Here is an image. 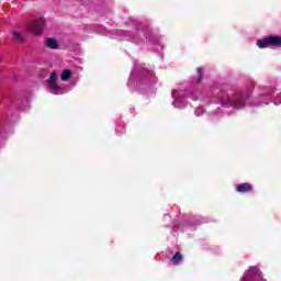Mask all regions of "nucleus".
<instances>
[{"mask_svg":"<svg viewBox=\"0 0 281 281\" xmlns=\"http://www.w3.org/2000/svg\"><path fill=\"white\" fill-rule=\"evenodd\" d=\"M120 133H122L120 132V128H116V135H120Z\"/></svg>","mask_w":281,"mask_h":281,"instance_id":"nucleus-20","label":"nucleus"},{"mask_svg":"<svg viewBox=\"0 0 281 281\" xmlns=\"http://www.w3.org/2000/svg\"><path fill=\"white\" fill-rule=\"evenodd\" d=\"M235 190L240 194H247V192H251V190H254V186L248 182H244L235 186Z\"/></svg>","mask_w":281,"mask_h":281,"instance_id":"nucleus-9","label":"nucleus"},{"mask_svg":"<svg viewBox=\"0 0 281 281\" xmlns=\"http://www.w3.org/2000/svg\"><path fill=\"white\" fill-rule=\"evenodd\" d=\"M191 94L193 100H200L202 106L205 104H221L224 109H236L240 111L247 106V99L251 98V90L249 89H237L222 88L212 89L210 91H192L190 89L178 88L171 92L172 106L175 109H186L188 106V95Z\"/></svg>","mask_w":281,"mask_h":281,"instance_id":"nucleus-1","label":"nucleus"},{"mask_svg":"<svg viewBox=\"0 0 281 281\" xmlns=\"http://www.w3.org/2000/svg\"><path fill=\"white\" fill-rule=\"evenodd\" d=\"M29 30L33 34H43V30H45V19L41 18L38 20H35L33 23L30 24Z\"/></svg>","mask_w":281,"mask_h":281,"instance_id":"nucleus-8","label":"nucleus"},{"mask_svg":"<svg viewBox=\"0 0 281 281\" xmlns=\"http://www.w3.org/2000/svg\"><path fill=\"white\" fill-rule=\"evenodd\" d=\"M201 223H207V220L204 217H193V220L187 222V225H189V227H195V225H201Z\"/></svg>","mask_w":281,"mask_h":281,"instance_id":"nucleus-10","label":"nucleus"},{"mask_svg":"<svg viewBox=\"0 0 281 281\" xmlns=\"http://www.w3.org/2000/svg\"><path fill=\"white\" fill-rule=\"evenodd\" d=\"M132 30H113L112 38H120L121 41H128L140 47L150 46L155 52L161 54L166 44V37L159 34V31L150 27L146 22H139L137 19H131L127 23Z\"/></svg>","mask_w":281,"mask_h":281,"instance_id":"nucleus-2","label":"nucleus"},{"mask_svg":"<svg viewBox=\"0 0 281 281\" xmlns=\"http://www.w3.org/2000/svg\"><path fill=\"white\" fill-rule=\"evenodd\" d=\"M181 260H183V257L181 256V252H177L172 258H171V262L173 265H179V262H181Z\"/></svg>","mask_w":281,"mask_h":281,"instance_id":"nucleus-14","label":"nucleus"},{"mask_svg":"<svg viewBox=\"0 0 281 281\" xmlns=\"http://www.w3.org/2000/svg\"><path fill=\"white\" fill-rule=\"evenodd\" d=\"M221 117H223V111L221 110L209 113V120H211V122H216L217 120H221Z\"/></svg>","mask_w":281,"mask_h":281,"instance_id":"nucleus-12","label":"nucleus"},{"mask_svg":"<svg viewBox=\"0 0 281 281\" xmlns=\"http://www.w3.org/2000/svg\"><path fill=\"white\" fill-rule=\"evenodd\" d=\"M0 135H3V125H0Z\"/></svg>","mask_w":281,"mask_h":281,"instance_id":"nucleus-18","label":"nucleus"},{"mask_svg":"<svg viewBox=\"0 0 281 281\" xmlns=\"http://www.w3.org/2000/svg\"><path fill=\"white\" fill-rule=\"evenodd\" d=\"M71 79V70L69 69H65L63 72H61V80L63 82H67L68 80Z\"/></svg>","mask_w":281,"mask_h":281,"instance_id":"nucleus-13","label":"nucleus"},{"mask_svg":"<svg viewBox=\"0 0 281 281\" xmlns=\"http://www.w3.org/2000/svg\"><path fill=\"white\" fill-rule=\"evenodd\" d=\"M240 281H267V279L262 278V271L258 266H252L244 273Z\"/></svg>","mask_w":281,"mask_h":281,"instance_id":"nucleus-7","label":"nucleus"},{"mask_svg":"<svg viewBox=\"0 0 281 281\" xmlns=\"http://www.w3.org/2000/svg\"><path fill=\"white\" fill-rule=\"evenodd\" d=\"M196 71H198V80H196V82H201V80H203V68L199 67L196 69Z\"/></svg>","mask_w":281,"mask_h":281,"instance_id":"nucleus-16","label":"nucleus"},{"mask_svg":"<svg viewBox=\"0 0 281 281\" xmlns=\"http://www.w3.org/2000/svg\"><path fill=\"white\" fill-rule=\"evenodd\" d=\"M157 85V77L153 70L146 68V64L134 63V68L127 81V87L131 91H148Z\"/></svg>","mask_w":281,"mask_h":281,"instance_id":"nucleus-3","label":"nucleus"},{"mask_svg":"<svg viewBox=\"0 0 281 281\" xmlns=\"http://www.w3.org/2000/svg\"><path fill=\"white\" fill-rule=\"evenodd\" d=\"M281 104V92L276 94L273 87H261L257 90V94L251 99V106H268V104Z\"/></svg>","mask_w":281,"mask_h":281,"instance_id":"nucleus-4","label":"nucleus"},{"mask_svg":"<svg viewBox=\"0 0 281 281\" xmlns=\"http://www.w3.org/2000/svg\"><path fill=\"white\" fill-rule=\"evenodd\" d=\"M196 117L201 116V114L203 113V109L201 108H198L195 111H194Z\"/></svg>","mask_w":281,"mask_h":281,"instance_id":"nucleus-17","label":"nucleus"},{"mask_svg":"<svg viewBox=\"0 0 281 281\" xmlns=\"http://www.w3.org/2000/svg\"><path fill=\"white\" fill-rule=\"evenodd\" d=\"M45 45L48 47V49H56L58 47V41H56L54 37H48Z\"/></svg>","mask_w":281,"mask_h":281,"instance_id":"nucleus-11","label":"nucleus"},{"mask_svg":"<svg viewBox=\"0 0 281 281\" xmlns=\"http://www.w3.org/2000/svg\"><path fill=\"white\" fill-rule=\"evenodd\" d=\"M13 41H16V43H23L25 41V37L19 32H13Z\"/></svg>","mask_w":281,"mask_h":281,"instance_id":"nucleus-15","label":"nucleus"},{"mask_svg":"<svg viewBox=\"0 0 281 281\" xmlns=\"http://www.w3.org/2000/svg\"><path fill=\"white\" fill-rule=\"evenodd\" d=\"M100 27H101V30H103V31H101V34H106L105 29L102 26H100Z\"/></svg>","mask_w":281,"mask_h":281,"instance_id":"nucleus-19","label":"nucleus"},{"mask_svg":"<svg viewBox=\"0 0 281 281\" xmlns=\"http://www.w3.org/2000/svg\"><path fill=\"white\" fill-rule=\"evenodd\" d=\"M46 89L48 93H53V95H63L65 90L63 87L58 85V74L53 71L50 77L46 80Z\"/></svg>","mask_w":281,"mask_h":281,"instance_id":"nucleus-5","label":"nucleus"},{"mask_svg":"<svg viewBox=\"0 0 281 281\" xmlns=\"http://www.w3.org/2000/svg\"><path fill=\"white\" fill-rule=\"evenodd\" d=\"M257 47H259V49H266V47H281V36L270 35L262 40H258Z\"/></svg>","mask_w":281,"mask_h":281,"instance_id":"nucleus-6","label":"nucleus"}]
</instances>
